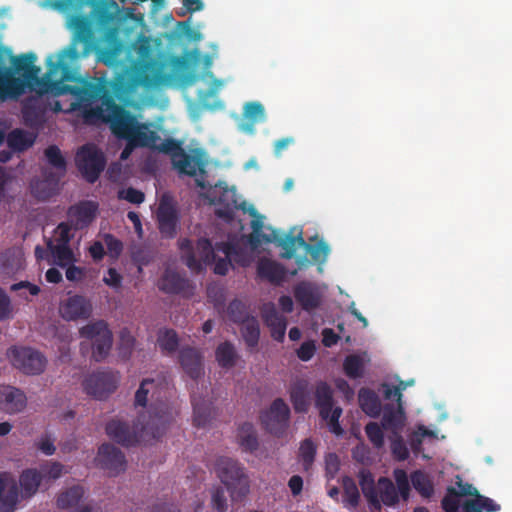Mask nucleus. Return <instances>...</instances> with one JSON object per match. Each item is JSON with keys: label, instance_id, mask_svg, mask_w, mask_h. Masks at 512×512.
Segmentation results:
<instances>
[{"label": "nucleus", "instance_id": "1", "mask_svg": "<svg viewBox=\"0 0 512 512\" xmlns=\"http://www.w3.org/2000/svg\"><path fill=\"white\" fill-rule=\"evenodd\" d=\"M62 80H76V85L66 86L62 81H48V88L55 95L70 94L74 102L71 109L80 111L87 121H102L110 125L112 133L127 141L120 158L126 160L136 147H155L160 137L148 124L139 123L136 116L115 101L119 84L104 78L77 79L74 72L62 66Z\"/></svg>", "mask_w": 512, "mask_h": 512}, {"label": "nucleus", "instance_id": "2", "mask_svg": "<svg viewBox=\"0 0 512 512\" xmlns=\"http://www.w3.org/2000/svg\"><path fill=\"white\" fill-rule=\"evenodd\" d=\"M70 26L73 35L69 45L59 53L50 54L47 57V71L42 78H38L40 68L34 64L36 61L34 53L23 54L13 61L17 72L22 73L27 80L37 82L40 94L56 96L45 90L48 88V81L57 82L61 80L63 85H76V80H62V66L71 69L77 79H86L79 74V61L88 57L96 49L92 24L86 16H74L71 19Z\"/></svg>", "mask_w": 512, "mask_h": 512}, {"label": "nucleus", "instance_id": "3", "mask_svg": "<svg viewBox=\"0 0 512 512\" xmlns=\"http://www.w3.org/2000/svg\"><path fill=\"white\" fill-rule=\"evenodd\" d=\"M161 383L155 379L145 378L135 393V405L145 407L151 401L149 418L142 423V432L160 439L174 419L173 410L165 403L159 402Z\"/></svg>", "mask_w": 512, "mask_h": 512}, {"label": "nucleus", "instance_id": "4", "mask_svg": "<svg viewBox=\"0 0 512 512\" xmlns=\"http://www.w3.org/2000/svg\"><path fill=\"white\" fill-rule=\"evenodd\" d=\"M139 55L145 58L150 53V48L146 44H141L138 47ZM168 77L162 72L159 64L153 59H142L133 64L127 72L119 76L114 81L109 83H117L120 88L115 94V99L127 91L133 90L137 87H144L147 89L156 88L166 83ZM108 82V80H106Z\"/></svg>", "mask_w": 512, "mask_h": 512}, {"label": "nucleus", "instance_id": "5", "mask_svg": "<svg viewBox=\"0 0 512 512\" xmlns=\"http://www.w3.org/2000/svg\"><path fill=\"white\" fill-rule=\"evenodd\" d=\"M358 480L372 510L380 511L382 504L391 507L399 502L398 491L391 479L380 477L376 484L373 474L368 469L362 468L358 472Z\"/></svg>", "mask_w": 512, "mask_h": 512}, {"label": "nucleus", "instance_id": "6", "mask_svg": "<svg viewBox=\"0 0 512 512\" xmlns=\"http://www.w3.org/2000/svg\"><path fill=\"white\" fill-rule=\"evenodd\" d=\"M215 472L229 491L232 500H241L249 493L248 476L237 460L219 457L215 463Z\"/></svg>", "mask_w": 512, "mask_h": 512}, {"label": "nucleus", "instance_id": "7", "mask_svg": "<svg viewBox=\"0 0 512 512\" xmlns=\"http://www.w3.org/2000/svg\"><path fill=\"white\" fill-rule=\"evenodd\" d=\"M82 338L88 339L92 343V358L97 361H103L110 353L113 343L112 332L104 320L89 322L79 330Z\"/></svg>", "mask_w": 512, "mask_h": 512}, {"label": "nucleus", "instance_id": "8", "mask_svg": "<svg viewBox=\"0 0 512 512\" xmlns=\"http://www.w3.org/2000/svg\"><path fill=\"white\" fill-rule=\"evenodd\" d=\"M75 164L83 178L89 183H94L104 170L106 159L103 152L94 144H85L77 151Z\"/></svg>", "mask_w": 512, "mask_h": 512}, {"label": "nucleus", "instance_id": "9", "mask_svg": "<svg viewBox=\"0 0 512 512\" xmlns=\"http://www.w3.org/2000/svg\"><path fill=\"white\" fill-rule=\"evenodd\" d=\"M290 408L282 398H276L270 407L260 414L263 428L272 435L282 436L288 428Z\"/></svg>", "mask_w": 512, "mask_h": 512}, {"label": "nucleus", "instance_id": "10", "mask_svg": "<svg viewBox=\"0 0 512 512\" xmlns=\"http://www.w3.org/2000/svg\"><path fill=\"white\" fill-rule=\"evenodd\" d=\"M8 357L15 368L28 375L40 374L45 369V357L32 348L13 347L8 351Z\"/></svg>", "mask_w": 512, "mask_h": 512}, {"label": "nucleus", "instance_id": "11", "mask_svg": "<svg viewBox=\"0 0 512 512\" xmlns=\"http://www.w3.org/2000/svg\"><path fill=\"white\" fill-rule=\"evenodd\" d=\"M117 384L118 377L115 373L98 371L84 379L83 388L88 395L102 400L116 390Z\"/></svg>", "mask_w": 512, "mask_h": 512}, {"label": "nucleus", "instance_id": "12", "mask_svg": "<svg viewBox=\"0 0 512 512\" xmlns=\"http://www.w3.org/2000/svg\"><path fill=\"white\" fill-rule=\"evenodd\" d=\"M143 417V420H141V417L138 419L139 424L142 426V423H145V417ZM106 433L107 435L117 442L118 444H121L125 447L135 446L141 437L143 436H151V434H147L145 432H142V427L139 431L131 430L129 426L121 422L119 420H111L106 424Z\"/></svg>", "mask_w": 512, "mask_h": 512}, {"label": "nucleus", "instance_id": "13", "mask_svg": "<svg viewBox=\"0 0 512 512\" xmlns=\"http://www.w3.org/2000/svg\"><path fill=\"white\" fill-rule=\"evenodd\" d=\"M98 211V204L94 201H80L68 208V221L74 230L88 227L95 219Z\"/></svg>", "mask_w": 512, "mask_h": 512}, {"label": "nucleus", "instance_id": "14", "mask_svg": "<svg viewBox=\"0 0 512 512\" xmlns=\"http://www.w3.org/2000/svg\"><path fill=\"white\" fill-rule=\"evenodd\" d=\"M59 311L62 318L67 321L87 319L92 313V304L82 295H73L60 305Z\"/></svg>", "mask_w": 512, "mask_h": 512}, {"label": "nucleus", "instance_id": "15", "mask_svg": "<svg viewBox=\"0 0 512 512\" xmlns=\"http://www.w3.org/2000/svg\"><path fill=\"white\" fill-rule=\"evenodd\" d=\"M293 295L296 302L304 311L310 312L317 309L322 301V295L316 284L309 281H301L293 287Z\"/></svg>", "mask_w": 512, "mask_h": 512}, {"label": "nucleus", "instance_id": "16", "mask_svg": "<svg viewBox=\"0 0 512 512\" xmlns=\"http://www.w3.org/2000/svg\"><path fill=\"white\" fill-rule=\"evenodd\" d=\"M157 222L163 237L174 238L179 216L176 207L166 199H162L157 210Z\"/></svg>", "mask_w": 512, "mask_h": 512}, {"label": "nucleus", "instance_id": "17", "mask_svg": "<svg viewBox=\"0 0 512 512\" xmlns=\"http://www.w3.org/2000/svg\"><path fill=\"white\" fill-rule=\"evenodd\" d=\"M159 289L168 294H182L189 297L194 293L191 282L179 273L167 269L159 281Z\"/></svg>", "mask_w": 512, "mask_h": 512}, {"label": "nucleus", "instance_id": "18", "mask_svg": "<svg viewBox=\"0 0 512 512\" xmlns=\"http://www.w3.org/2000/svg\"><path fill=\"white\" fill-rule=\"evenodd\" d=\"M98 461L102 468L109 470L113 475L125 470L126 460L122 451L112 444H102L98 449Z\"/></svg>", "mask_w": 512, "mask_h": 512}, {"label": "nucleus", "instance_id": "19", "mask_svg": "<svg viewBox=\"0 0 512 512\" xmlns=\"http://www.w3.org/2000/svg\"><path fill=\"white\" fill-rule=\"evenodd\" d=\"M261 316L265 325L270 329L271 337L283 342L285 338L287 320L280 314L273 303H266L261 308Z\"/></svg>", "mask_w": 512, "mask_h": 512}, {"label": "nucleus", "instance_id": "20", "mask_svg": "<svg viewBox=\"0 0 512 512\" xmlns=\"http://www.w3.org/2000/svg\"><path fill=\"white\" fill-rule=\"evenodd\" d=\"M18 485L8 472H0V512H14L18 503Z\"/></svg>", "mask_w": 512, "mask_h": 512}, {"label": "nucleus", "instance_id": "21", "mask_svg": "<svg viewBox=\"0 0 512 512\" xmlns=\"http://www.w3.org/2000/svg\"><path fill=\"white\" fill-rule=\"evenodd\" d=\"M27 404L23 391L13 386L0 387V410L14 414L22 411Z\"/></svg>", "mask_w": 512, "mask_h": 512}, {"label": "nucleus", "instance_id": "22", "mask_svg": "<svg viewBox=\"0 0 512 512\" xmlns=\"http://www.w3.org/2000/svg\"><path fill=\"white\" fill-rule=\"evenodd\" d=\"M202 360V354L195 348L183 347L179 351V363L192 379H198L203 374Z\"/></svg>", "mask_w": 512, "mask_h": 512}, {"label": "nucleus", "instance_id": "23", "mask_svg": "<svg viewBox=\"0 0 512 512\" xmlns=\"http://www.w3.org/2000/svg\"><path fill=\"white\" fill-rule=\"evenodd\" d=\"M263 239L266 242H277L278 246H280L283 249V252L281 253V257L285 259H291L294 257L296 250L298 247L305 248L309 247V244L306 243L302 236V232L300 231L298 235L293 236L291 234H287L284 236H277V233L273 232V238H270L269 236L263 235Z\"/></svg>", "mask_w": 512, "mask_h": 512}, {"label": "nucleus", "instance_id": "24", "mask_svg": "<svg viewBox=\"0 0 512 512\" xmlns=\"http://www.w3.org/2000/svg\"><path fill=\"white\" fill-rule=\"evenodd\" d=\"M404 421L405 415L402 404H397V407L394 404H386L383 407L381 420L383 429L390 430L393 434H396L403 427Z\"/></svg>", "mask_w": 512, "mask_h": 512}, {"label": "nucleus", "instance_id": "25", "mask_svg": "<svg viewBox=\"0 0 512 512\" xmlns=\"http://www.w3.org/2000/svg\"><path fill=\"white\" fill-rule=\"evenodd\" d=\"M59 181V177L45 173L44 179L31 183V192L39 200H48L58 193Z\"/></svg>", "mask_w": 512, "mask_h": 512}, {"label": "nucleus", "instance_id": "26", "mask_svg": "<svg viewBox=\"0 0 512 512\" xmlns=\"http://www.w3.org/2000/svg\"><path fill=\"white\" fill-rule=\"evenodd\" d=\"M315 404L322 419L328 420L333 408V392L326 382H319L315 390Z\"/></svg>", "mask_w": 512, "mask_h": 512}, {"label": "nucleus", "instance_id": "27", "mask_svg": "<svg viewBox=\"0 0 512 512\" xmlns=\"http://www.w3.org/2000/svg\"><path fill=\"white\" fill-rule=\"evenodd\" d=\"M172 164L180 174L195 176L197 172H204V163L201 158L187 154L185 150Z\"/></svg>", "mask_w": 512, "mask_h": 512}, {"label": "nucleus", "instance_id": "28", "mask_svg": "<svg viewBox=\"0 0 512 512\" xmlns=\"http://www.w3.org/2000/svg\"><path fill=\"white\" fill-rule=\"evenodd\" d=\"M257 273L259 277L268 280L272 284H280L284 280L286 272L280 263L262 259L258 263Z\"/></svg>", "mask_w": 512, "mask_h": 512}, {"label": "nucleus", "instance_id": "29", "mask_svg": "<svg viewBox=\"0 0 512 512\" xmlns=\"http://www.w3.org/2000/svg\"><path fill=\"white\" fill-rule=\"evenodd\" d=\"M42 480V473L39 470L34 468L23 470L19 477L22 496L30 498L35 495Z\"/></svg>", "mask_w": 512, "mask_h": 512}, {"label": "nucleus", "instance_id": "30", "mask_svg": "<svg viewBox=\"0 0 512 512\" xmlns=\"http://www.w3.org/2000/svg\"><path fill=\"white\" fill-rule=\"evenodd\" d=\"M215 250L223 253L226 257L239 266L245 267L249 264L250 258L247 250L233 242L216 243Z\"/></svg>", "mask_w": 512, "mask_h": 512}, {"label": "nucleus", "instance_id": "31", "mask_svg": "<svg viewBox=\"0 0 512 512\" xmlns=\"http://www.w3.org/2000/svg\"><path fill=\"white\" fill-rule=\"evenodd\" d=\"M361 409L370 417H378L381 413V402L378 395L369 388H361L358 393Z\"/></svg>", "mask_w": 512, "mask_h": 512}, {"label": "nucleus", "instance_id": "32", "mask_svg": "<svg viewBox=\"0 0 512 512\" xmlns=\"http://www.w3.org/2000/svg\"><path fill=\"white\" fill-rule=\"evenodd\" d=\"M290 398L296 412H306L309 407L308 399V382L306 380H298L290 390Z\"/></svg>", "mask_w": 512, "mask_h": 512}, {"label": "nucleus", "instance_id": "33", "mask_svg": "<svg viewBox=\"0 0 512 512\" xmlns=\"http://www.w3.org/2000/svg\"><path fill=\"white\" fill-rule=\"evenodd\" d=\"M84 496V487L81 485H74L59 493L56 503L60 509H70L76 507Z\"/></svg>", "mask_w": 512, "mask_h": 512}, {"label": "nucleus", "instance_id": "34", "mask_svg": "<svg viewBox=\"0 0 512 512\" xmlns=\"http://www.w3.org/2000/svg\"><path fill=\"white\" fill-rule=\"evenodd\" d=\"M46 246L56 265L66 267L76 261L70 245H55V241H46Z\"/></svg>", "mask_w": 512, "mask_h": 512}, {"label": "nucleus", "instance_id": "35", "mask_svg": "<svg viewBox=\"0 0 512 512\" xmlns=\"http://www.w3.org/2000/svg\"><path fill=\"white\" fill-rule=\"evenodd\" d=\"M35 136L21 129L12 130L7 136L8 147L12 151L21 152L34 144Z\"/></svg>", "mask_w": 512, "mask_h": 512}, {"label": "nucleus", "instance_id": "36", "mask_svg": "<svg viewBox=\"0 0 512 512\" xmlns=\"http://www.w3.org/2000/svg\"><path fill=\"white\" fill-rule=\"evenodd\" d=\"M266 118L264 106L257 101L247 102L243 110V120L247 130L252 131L255 124L263 122Z\"/></svg>", "mask_w": 512, "mask_h": 512}, {"label": "nucleus", "instance_id": "37", "mask_svg": "<svg viewBox=\"0 0 512 512\" xmlns=\"http://www.w3.org/2000/svg\"><path fill=\"white\" fill-rule=\"evenodd\" d=\"M238 440L239 445L246 452H254L258 449V438L254 426L249 422H245L239 427Z\"/></svg>", "mask_w": 512, "mask_h": 512}, {"label": "nucleus", "instance_id": "38", "mask_svg": "<svg viewBox=\"0 0 512 512\" xmlns=\"http://www.w3.org/2000/svg\"><path fill=\"white\" fill-rule=\"evenodd\" d=\"M44 154L47 162L56 170V172L49 174L61 179L66 173L67 163L59 147L50 145L45 149Z\"/></svg>", "mask_w": 512, "mask_h": 512}, {"label": "nucleus", "instance_id": "39", "mask_svg": "<svg viewBox=\"0 0 512 512\" xmlns=\"http://www.w3.org/2000/svg\"><path fill=\"white\" fill-rule=\"evenodd\" d=\"M241 335L250 352H253L259 343L260 327L257 320L251 317L243 323L241 327Z\"/></svg>", "mask_w": 512, "mask_h": 512}, {"label": "nucleus", "instance_id": "40", "mask_svg": "<svg viewBox=\"0 0 512 512\" xmlns=\"http://www.w3.org/2000/svg\"><path fill=\"white\" fill-rule=\"evenodd\" d=\"M343 503L349 509H355L360 502V492L354 479L350 476L342 478Z\"/></svg>", "mask_w": 512, "mask_h": 512}, {"label": "nucleus", "instance_id": "41", "mask_svg": "<svg viewBox=\"0 0 512 512\" xmlns=\"http://www.w3.org/2000/svg\"><path fill=\"white\" fill-rule=\"evenodd\" d=\"M215 357L219 366L229 369L235 365L238 355L234 345L225 341L216 348Z\"/></svg>", "mask_w": 512, "mask_h": 512}, {"label": "nucleus", "instance_id": "42", "mask_svg": "<svg viewBox=\"0 0 512 512\" xmlns=\"http://www.w3.org/2000/svg\"><path fill=\"white\" fill-rule=\"evenodd\" d=\"M21 266V253L18 249L10 248L0 255V273L12 274Z\"/></svg>", "mask_w": 512, "mask_h": 512}, {"label": "nucleus", "instance_id": "43", "mask_svg": "<svg viewBox=\"0 0 512 512\" xmlns=\"http://www.w3.org/2000/svg\"><path fill=\"white\" fill-rule=\"evenodd\" d=\"M411 482L414 489L424 498H430L434 494V485L429 476L421 471L416 470L411 474Z\"/></svg>", "mask_w": 512, "mask_h": 512}, {"label": "nucleus", "instance_id": "44", "mask_svg": "<svg viewBox=\"0 0 512 512\" xmlns=\"http://www.w3.org/2000/svg\"><path fill=\"white\" fill-rule=\"evenodd\" d=\"M222 85L223 82L221 80L214 79L208 90L199 93L198 98L203 107L209 109H221L224 107L223 102L219 99L211 102V99L217 96Z\"/></svg>", "mask_w": 512, "mask_h": 512}, {"label": "nucleus", "instance_id": "45", "mask_svg": "<svg viewBox=\"0 0 512 512\" xmlns=\"http://www.w3.org/2000/svg\"><path fill=\"white\" fill-rule=\"evenodd\" d=\"M179 248L182 252V261L185 265L194 272H200L202 270L201 262L194 254L193 243L188 238H182L179 240Z\"/></svg>", "mask_w": 512, "mask_h": 512}, {"label": "nucleus", "instance_id": "46", "mask_svg": "<svg viewBox=\"0 0 512 512\" xmlns=\"http://www.w3.org/2000/svg\"><path fill=\"white\" fill-rule=\"evenodd\" d=\"M473 496L475 498L467 499L463 503L464 512H483L484 509L497 510L499 508V506L494 504L490 498L480 495L478 491L477 494H474Z\"/></svg>", "mask_w": 512, "mask_h": 512}, {"label": "nucleus", "instance_id": "47", "mask_svg": "<svg viewBox=\"0 0 512 512\" xmlns=\"http://www.w3.org/2000/svg\"><path fill=\"white\" fill-rule=\"evenodd\" d=\"M191 403L193 406V422L197 427H205L211 419V409L202 401L197 399L195 396L191 397Z\"/></svg>", "mask_w": 512, "mask_h": 512}, {"label": "nucleus", "instance_id": "48", "mask_svg": "<svg viewBox=\"0 0 512 512\" xmlns=\"http://www.w3.org/2000/svg\"><path fill=\"white\" fill-rule=\"evenodd\" d=\"M364 360L358 354L346 356L343 362V371L350 379H358L363 376Z\"/></svg>", "mask_w": 512, "mask_h": 512}, {"label": "nucleus", "instance_id": "49", "mask_svg": "<svg viewBox=\"0 0 512 512\" xmlns=\"http://www.w3.org/2000/svg\"><path fill=\"white\" fill-rule=\"evenodd\" d=\"M316 456V446L311 439L303 440L299 447L298 460L301 462L304 471H309Z\"/></svg>", "mask_w": 512, "mask_h": 512}, {"label": "nucleus", "instance_id": "50", "mask_svg": "<svg viewBox=\"0 0 512 512\" xmlns=\"http://www.w3.org/2000/svg\"><path fill=\"white\" fill-rule=\"evenodd\" d=\"M122 51L120 42H113L108 47L98 51V59L107 66H116L119 63V55Z\"/></svg>", "mask_w": 512, "mask_h": 512}, {"label": "nucleus", "instance_id": "51", "mask_svg": "<svg viewBox=\"0 0 512 512\" xmlns=\"http://www.w3.org/2000/svg\"><path fill=\"white\" fill-rule=\"evenodd\" d=\"M231 197V201L230 202H227L225 204V207L224 208H219L216 210V215L220 218H224V219H227V220H231L233 219V216H234V210L235 209H239V205H238V201L237 199L235 198V193L233 190L229 191V190H225L223 192V195L221 197H219L217 203L218 204H222L225 202L226 198H229Z\"/></svg>", "mask_w": 512, "mask_h": 512}, {"label": "nucleus", "instance_id": "52", "mask_svg": "<svg viewBox=\"0 0 512 512\" xmlns=\"http://www.w3.org/2000/svg\"><path fill=\"white\" fill-rule=\"evenodd\" d=\"M157 342L161 350L167 354L174 353L179 345L178 335L173 329L160 331Z\"/></svg>", "mask_w": 512, "mask_h": 512}, {"label": "nucleus", "instance_id": "53", "mask_svg": "<svg viewBox=\"0 0 512 512\" xmlns=\"http://www.w3.org/2000/svg\"><path fill=\"white\" fill-rule=\"evenodd\" d=\"M227 314L229 319L234 323H244L250 319L246 305L238 299H234L229 303Z\"/></svg>", "mask_w": 512, "mask_h": 512}, {"label": "nucleus", "instance_id": "54", "mask_svg": "<svg viewBox=\"0 0 512 512\" xmlns=\"http://www.w3.org/2000/svg\"><path fill=\"white\" fill-rule=\"evenodd\" d=\"M155 143H157V141ZM151 148L157 149L159 152L169 155L172 163L177 159V157H179L181 152H183L184 150L182 147V143L173 138L165 139L159 145L155 144V147Z\"/></svg>", "mask_w": 512, "mask_h": 512}, {"label": "nucleus", "instance_id": "55", "mask_svg": "<svg viewBox=\"0 0 512 512\" xmlns=\"http://www.w3.org/2000/svg\"><path fill=\"white\" fill-rule=\"evenodd\" d=\"M196 249L199 255L198 261L201 262L202 266L213 263L215 260V252L209 239L200 238L197 241Z\"/></svg>", "mask_w": 512, "mask_h": 512}, {"label": "nucleus", "instance_id": "56", "mask_svg": "<svg viewBox=\"0 0 512 512\" xmlns=\"http://www.w3.org/2000/svg\"><path fill=\"white\" fill-rule=\"evenodd\" d=\"M73 227L67 222H61L54 230L53 237L47 241H55V245H69L71 239L74 237L71 230Z\"/></svg>", "mask_w": 512, "mask_h": 512}, {"label": "nucleus", "instance_id": "57", "mask_svg": "<svg viewBox=\"0 0 512 512\" xmlns=\"http://www.w3.org/2000/svg\"><path fill=\"white\" fill-rule=\"evenodd\" d=\"M460 496L456 493V488L449 486L446 494L441 501V506L445 512H458L460 507Z\"/></svg>", "mask_w": 512, "mask_h": 512}, {"label": "nucleus", "instance_id": "58", "mask_svg": "<svg viewBox=\"0 0 512 512\" xmlns=\"http://www.w3.org/2000/svg\"><path fill=\"white\" fill-rule=\"evenodd\" d=\"M365 433L376 448L384 445V434L382 428L376 422H370L365 426Z\"/></svg>", "mask_w": 512, "mask_h": 512}, {"label": "nucleus", "instance_id": "59", "mask_svg": "<svg viewBox=\"0 0 512 512\" xmlns=\"http://www.w3.org/2000/svg\"><path fill=\"white\" fill-rule=\"evenodd\" d=\"M64 466L60 462L50 461L40 466L43 479L56 480L61 477Z\"/></svg>", "mask_w": 512, "mask_h": 512}, {"label": "nucleus", "instance_id": "60", "mask_svg": "<svg viewBox=\"0 0 512 512\" xmlns=\"http://www.w3.org/2000/svg\"><path fill=\"white\" fill-rule=\"evenodd\" d=\"M135 345V338L126 328L120 332L119 351L121 356L128 358Z\"/></svg>", "mask_w": 512, "mask_h": 512}, {"label": "nucleus", "instance_id": "61", "mask_svg": "<svg viewBox=\"0 0 512 512\" xmlns=\"http://www.w3.org/2000/svg\"><path fill=\"white\" fill-rule=\"evenodd\" d=\"M391 452L394 458L399 461H404L409 457L408 448L403 438L398 433L394 434L391 441Z\"/></svg>", "mask_w": 512, "mask_h": 512}, {"label": "nucleus", "instance_id": "62", "mask_svg": "<svg viewBox=\"0 0 512 512\" xmlns=\"http://www.w3.org/2000/svg\"><path fill=\"white\" fill-rule=\"evenodd\" d=\"M117 197L120 200H126L129 203L136 204V205L143 203L145 200L144 193L140 190L133 188V187L119 190Z\"/></svg>", "mask_w": 512, "mask_h": 512}, {"label": "nucleus", "instance_id": "63", "mask_svg": "<svg viewBox=\"0 0 512 512\" xmlns=\"http://www.w3.org/2000/svg\"><path fill=\"white\" fill-rule=\"evenodd\" d=\"M395 480H396V489L398 491V495H400L404 500L409 497L410 493V484L407 477V474L404 470H395L394 472Z\"/></svg>", "mask_w": 512, "mask_h": 512}, {"label": "nucleus", "instance_id": "64", "mask_svg": "<svg viewBox=\"0 0 512 512\" xmlns=\"http://www.w3.org/2000/svg\"><path fill=\"white\" fill-rule=\"evenodd\" d=\"M306 250L310 253L311 257L315 261H320V262H324L330 252L329 245L323 240H320L314 246L309 245V247H306Z\"/></svg>", "mask_w": 512, "mask_h": 512}]
</instances>
